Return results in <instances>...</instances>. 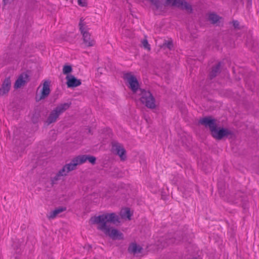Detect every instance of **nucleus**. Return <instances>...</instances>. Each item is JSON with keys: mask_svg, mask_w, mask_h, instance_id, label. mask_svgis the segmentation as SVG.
Segmentation results:
<instances>
[{"mask_svg": "<svg viewBox=\"0 0 259 259\" xmlns=\"http://www.w3.org/2000/svg\"><path fill=\"white\" fill-rule=\"evenodd\" d=\"M106 234L108 235L113 240H122L123 239V235L119 230L116 229H110L109 232H106L104 231Z\"/></svg>", "mask_w": 259, "mask_h": 259, "instance_id": "15", "label": "nucleus"}, {"mask_svg": "<svg viewBox=\"0 0 259 259\" xmlns=\"http://www.w3.org/2000/svg\"><path fill=\"white\" fill-rule=\"evenodd\" d=\"M123 78L127 80L128 84V87L133 93H136L141 89L137 77L134 75L132 74L131 72L124 73Z\"/></svg>", "mask_w": 259, "mask_h": 259, "instance_id": "7", "label": "nucleus"}, {"mask_svg": "<svg viewBox=\"0 0 259 259\" xmlns=\"http://www.w3.org/2000/svg\"><path fill=\"white\" fill-rule=\"evenodd\" d=\"M83 26L84 24L82 23V18H81L79 23V26L80 32L82 35L83 44L88 47L94 46L95 41L94 39H91V34L88 31L85 30Z\"/></svg>", "mask_w": 259, "mask_h": 259, "instance_id": "8", "label": "nucleus"}, {"mask_svg": "<svg viewBox=\"0 0 259 259\" xmlns=\"http://www.w3.org/2000/svg\"><path fill=\"white\" fill-rule=\"evenodd\" d=\"M40 117V114L39 112H35L32 115V120L33 123H36L38 121L39 117Z\"/></svg>", "mask_w": 259, "mask_h": 259, "instance_id": "27", "label": "nucleus"}, {"mask_svg": "<svg viewBox=\"0 0 259 259\" xmlns=\"http://www.w3.org/2000/svg\"><path fill=\"white\" fill-rule=\"evenodd\" d=\"M221 19L222 17L215 13H211L208 16V20L212 24H217Z\"/></svg>", "mask_w": 259, "mask_h": 259, "instance_id": "19", "label": "nucleus"}, {"mask_svg": "<svg viewBox=\"0 0 259 259\" xmlns=\"http://www.w3.org/2000/svg\"><path fill=\"white\" fill-rule=\"evenodd\" d=\"M66 79L67 80L66 84L68 88H74L79 86L81 84V80L77 79L72 74L66 76Z\"/></svg>", "mask_w": 259, "mask_h": 259, "instance_id": "12", "label": "nucleus"}, {"mask_svg": "<svg viewBox=\"0 0 259 259\" xmlns=\"http://www.w3.org/2000/svg\"><path fill=\"white\" fill-rule=\"evenodd\" d=\"M111 151L118 155L121 160L124 161L126 159V150L120 143L113 141L111 142Z\"/></svg>", "mask_w": 259, "mask_h": 259, "instance_id": "9", "label": "nucleus"}, {"mask_svg": "<svg viewBox=\"0 0 259 259\" xmlns=\"http://www.w3.org/2000/svg\"><path fill=\"white\" fill-rule=\"evenodd\" d=\"M144 48L148 50H150V46L147 39H144L142 41Z\"/></svg>", "mask_w": 259, "mask_h": 259, "instance_id": "29", "label": "nucleus"}, {"mask_svg": "<svg viewBox=\"0 0 259 259\" xmlns=\"http://www.w3.org/2000/svg\"><path fill=\"white\" fill-rule=\"evenodd\" d=\"M72 161L75 162L76 164L79 165L87 161V155H80L72 159Z\"/></svg>", "mask_w": 259, "mask_h": 259, "instance_id": "18", "label": "nucleus"}, {"mask_svg": "<svg viewBox=\"0 0 259 259\" xmlns=\"http://www.w3.org/2000/svg\"><path fill=\"white\" fill-rule=\"evenodd\" d=\"M96 157L94 156L87 155V161L88 160L90 163L94 165L96 162Z\"/></svg>", "mask_w": 259, "mask_h": 259, "instance_id": "25", "label": "nucleus"}, {"mask_svg": "<svg viewBox=\"0 0 259 259\" xmlns=\"http://www.w3.org/2000/svg\"><path fill=\"white\" fill-rule=\"evenodd\" d=\"M229 199L230 201L237 204L241 202L242 207L244 212H246L248 208V199L245 193L241 191H238L235 193L230 195Z\"/></svg>", "mask_w": 259, "mask_h": 259, "instance_id": "6", "label": "nucleus"}, {"mask_svg": "<svg viewBox=\"0 0 259 259\" xmlns=\"http://www.w3.org/2000/svg\"><path fill=\"white\" fill-rule=\"evenodd\" d=\"M246 1H247L246 8L247 9H249L251 7L252 0H246Z\"/></svg>", "mask_w": 259, "mask_h": 259, "instance_id": "33", "label": "nucleus"}, {"mask_svg": "<svg viewBox=\"0 0 259 259\" xmlns=\"http://www.w3.org/2000/svg\"><path fill=\"white\" fill-rule=\"evenodd\" d=\"M91 247H92L91 245H89V248H91Z\"/></svg>", "mask_w": 259, "mask_h": 259, "instance_id": "36", "label": "nucleus"}, {"mask_svg": "<svg viewBox=\"0 0 259 259\" xmlns=\"http://www.w3.org/2000/svg\"><path fill=\"white\" fill-rule=\"evenodd\" d=\"M61 177L60 175H58V173L57 172L55 177L51 178V182L52 184L54 185L56 184V182L60 179V177Z\"/></svg>", "mask_w": 259, "mask_h": 259, "instance_id": "28", "label": "nucleus"}, {"mask_svg": "<svg viewBox=\"0 0 259 259\" xmlns=\"http://www.w3.org/2000/svg\"><path fill=\"white\" fill-rule=\"evenodd\" d=\"M163 47L167 48L170 50H172L174 48V45L172 40H165L163 44Z\"/></svg>", "mask_w": 259, "mask_h": 259, "instance_id": "24", "label": "nucleus"}, {"mask_svg": "<svg viewBox=\"0 0 259 259\" xmlns=\"http://www.w3.org/2000/svg\"><path fill=\"white\" fill-rule=\"evenodd\" d=\"M151 4L154 6L152 10L154 11H160L163 12L165 6H170L176 7L181 10H185L189 13L193 12L192 6L186 1V0H166L164 4H163L160 0H149Z\"/></svg>", "mask_w": 259, "mask_h": 259, "instance_id": "3", "label": "nucleus"}, {"mask_svg": "<svg viewBox=\"0 0 259 259\" xmlns=\"http://www.w3.org/2000/svg\"><path fill=\"white\" fill-rule=\"evenodd\" d=\"M72 71L71 65L65 64L63 68V73L65 75H70V73Z\"/></svg>", "mask_w": 259, "mask_h": 259, "instance_id": "22", "label": "nucleus"}, {"mask_svg": "<svg viewBox=\"0 0 259 259\" xmlns=\"http://www.w3.org/2000/svg\"><path fill=\"white\" fill-rule=\"evenodd\" d=\"M202 169L206 173L211 170V167L209 165H205V163H203Z\"/></svg>", "mask_w": 259, "mask_h": 259, "instance_id": "30", "label": "nucleus"}, {"mask_svg": "<svg viewBox=\"0 0 259 259\" xmlns=\"http://www.w3.org/2000/svg\"><path fill=\"white\" fill-rule=\"evenodd\" d=\"M209 130L210 135L214 139L221 141L224 139H235L236 133L230 129L219 126L218 120L212 116H206L200 118L198 122Z\"/></svg>", "mask_w": 259, "mask_h": 259, "instance_id": "1", "label": "nucleus"}, {"mask_svg": "<svg viewBox=\"0 0 259 259\" xmlns=\"http://www.w3.org/2000/svg\"><path fill=\"white\" fill-rule=\"evenodd\" d=\"M28 81H29L28 74L26 72H23L16 80L14 87L15 89L20 88L24 85L26 82Z\"/></svg>", "mask_w": 259, "mask_h": 259, "instance_id": "11", "label": "nucleus"}, {"mask_svg": "<svg viewBox=\"0 0 259 259\" xmlns=\"http://www.w3.org/2000/svg\"><path fill=\"white\" fill-rule=\"evenodd\" d=\"M90 221L93 224H98V229L106 231L109 232L110 228L107 226V223H109L114 225L120 223V218L115 212L105 213L98 216H95L90 219Z\"/></svg>", "mask_w": 259, "mask_h": 259, "instance_id": "2", "label": "nucleus"}, {"mask_svg": "<svg viewBox=\"0 0 259 259\" xmlns=\"http://www.w3.org/2000/svg\"><path fill=\"white\" fill-rule=\"evenodd\" d=\"M121 215L122 218H127L130 220H131L132 213L129 208H125L123 211H121Z\"/></svg>", "mask_w": 259, "mask_h": 259, "instance_id": "20", "label": "nucleus"}, {"mask_svg": "<svg viewBox=\"0 0 259 259\" xmlns=\"http://www.w3.org/2000/svg\"><path fill=\"white\" fill-rule=\"evenodd\" d=\"M183 187H184V191H187V189H188V187H187V185H186V186H184Z\"/></svg>", "mask_w": 259, "mask_h": 259, "instance_id": "35", "label": "nucleus"}, {"mask_svg": "<svg viewBox=\"0 0 259 259\" xmlns=\"http://www.w3.org/2000/svg\"><path fill=\"white\" fill-rule=\"evenodd\" d=\"M58 175L61 176H66L68 172H67L66 168L65 167V165L58 172Z\"/></svg>", "mask_w": 259, "mask_h": 259, "instance_id": "26", "label": "nucleus"}, {"mask_svg": "<svg viewBox=\"0 0 259 259\" xmlns=\"http://www.w3.org/2000/svg\"><path fill=\"white\" fill-rule=\"evenodd\" d=\"M11 87V81L10 77H6L3 81L0 88V96H3L8 94Z\"/></svg>", "mask_w": 259, "mask_h": 259, "instance_id": "13", "label": "nucleus"}, {"mask_svg": "<svg viewBox=\"0 0 259 259\" xmlns=\"http://www.w3.org/2000/svg\"><path fill=\"white\" fill-rule=\"evenodd\" d=\"M76 166L77 165L75 162H73L72 159L69 163L65 165V167L66 168L67 172H69V171L74 170L76 168Z\"/></svg>", "mask_w": 259, "mask_h": 259, "instance_id": "21", "label": "nucleus"}, {"mask_svg": "<svg viewBox=\"0 0 259 259\" xmlns=\"http://www.w3.org/2000/svg\"><path fill=\"white\" fill-rule=\"evenodd\" d=\"M78 4L81 7H85L87 5L86 0H78Z\"/></svg>", "mask_w": 259, "mask_h": 259, "instance_id": "31", "label": "nucleus"}, {"mask_svg": "<svg viewBox=\"0 0 259 259\" xmlns=\"http://www.w3.org/2000/svg\"><path fill=\"white\" fill-rule=\"evenodd\" d=\"M142 250L143 248L136 242L131 243L127 248L128 252L134 255L141 253Z\"/></svg>", "mask_w": 259, "mask_h": 259, "instance_id": "16", "label": "nucleus"}, {"mask_svg": "<svg viewBox=\"0 0 259 259\" xmlns=\"http://www.w3.org/2000/svg\"><path fill=\"white\" fill-rule=\"evenodd\" d=\"M141 96L140 101L149 109H153L156 108L155 99L149 91L143 89H140Z\"/></svg>", "mask_w": 259, "mask_h": 259, "instance_id": "4", "label": "nucleus"}, {"mask_svg": "<svg viewBox=\"0 0 259 259\" xmlns=\"http://www.w3.org/2000/svg\"><path fill=\"white\" fill-rule=\"evenodd\" d=\"M9 1V0H3V1L4 6H6L8 4Z\"/></svg>", "mask_w": 259, "mask_h": 259, "instance_id": "34", "label": "nucleus"}, {"mask_svg": "<svg viewBox=\"0 0 259 259\" xmlns=\"http://www.w3.org/2000/svg\"><path fill=\"white\" fill-rule=\"evenodd\" d=\"M222 64L221 62H219L211 67V70L208 74V78L209 79L212 80L221 72Z\"/></svg>", "mask_w": 259, "mask_h": 259, "instance_id": "14", "label": "nucleus"}, {"mask_svg": "<svg viewBox=\"0 0 259 259\" xmlns=\"http://www.w3.org/2000/svg\"><path fill=\"white\" fill-rule=\"evenodd\" d=\"M66 210V207L61 206L56 208L54 210L51 211L49 214H47V218L49 220L53 219L56 218L58 214L65 211Z\"/></svg>", "mask_w": 259, "mask_h": 259, "instance_id": "17", "label": "nucleus"}, {"mask_svg": "<svg viewBox=\"0 0 259 259\" xmlns=\"http://www.w3.org/2000/svg\"><path fill=\"white\" fill-rule=\"evenodd\" d=\"M71 102L64 103L58 105L49 114L46 122L48 125L56 122L59 116L70 107Z\"/></svg>", "mask_w": 259, "mask_h": 259, "instance_id": "5", "label": "nucleus"}, {"mask_svg": "<svg viewBox=\"0 0 259 259\" xmlns=\"http://www.w3.org/2000/svg\"><path fill=\"white\" fill-rule=\"evenodd\" d=\"M218 191L221 196H224L225 194V186L223 182H219L218 185Z\"/></svg>", "mask_w": 259, "mask_h": 259, "instance_id": "23", "label": "nucleus"}, {"mask_svg": "<svg viewBox=\"0 0 259 259\" xmlns=\"http://www.w3.org/2000/svg\"><path fill=\"white\" fill-rule=\"evenodd\" d=\"M233 25L235 29H239V23L237 20H234L232 22Z\"/></svg>", "mask_w": 259, "mask_h": 259, "instance_id": "32", "label": "nucleus"}, {"mask_svg": "<svg viewBox=\"0 0 259 259\" xmlns=\"http://www.w3.org/2000/svg\"><path fill=\"white\" fill-rule=\"evenodd\" d=\"M50 82L46 81L43 83V87L40 92V95L39 97L36 96L35 97V100L36 102H39L42 99H45L47 97L50 93Z\"/></svg>", "mask_w": 259, "mask_h": 259, "instance_id": "10", "label": "nucleus"}]
</instances>
